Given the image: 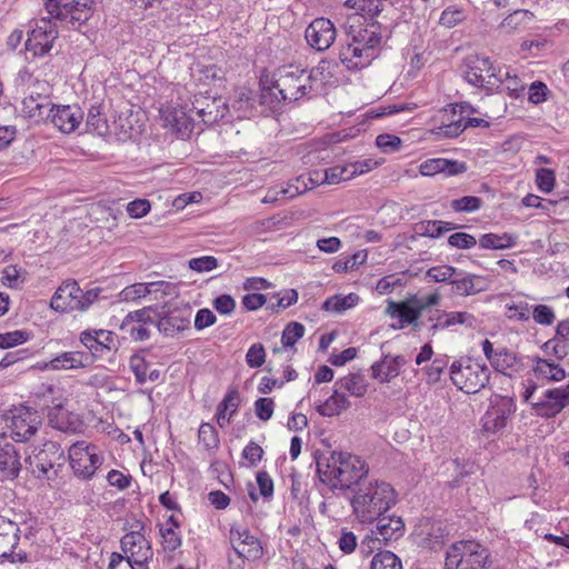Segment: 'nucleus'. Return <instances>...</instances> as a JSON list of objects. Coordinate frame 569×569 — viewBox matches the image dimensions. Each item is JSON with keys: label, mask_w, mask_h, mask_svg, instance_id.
<instances>
[{"label": "nucleus", "mask_w": 569, "mask_h": 569, "mask_svg": "<svg viewBox=\"0 0 569 569\" xmlns=\"http://www.w3.org/2000/svg\"><path fill=\"white\" fill-rule=\"evenodd\" d=\"M401 143L399 137L389 133H381L376 139L377 147L385 153L398 151Z\"/></svg>", "instance_id": "60"}, {"label": "nucleus", "mask_w": 569, "mask_h": 569, "mask_svg": "<svg viewBox=\"0 0 569 569\" xmlns=\"http://www.w3.org/2000/svg\"><path fill=\"white\" fill-rule=\"evenodd\" d=\"M421 234L430 238H438L442 233L456 229L452 222L440 220H428L420 223Z\"/></svg>", "instance_id": "46"}, {"label": "nucleus", "mask_w": 569, "mask_h": 569, "mask_svg": "<svg viewBox=\"0 0 569 569\" xmlns=\"http://www.w3.org/2000/svg\"><path fill=\"white\" fill-rule=\"evenodd\" d=\"M463 78L473 87L487 91L501 86V70H497L489 57L471 54L463 60Z\"/></svg>", "instance_id": "5"}, {"label": "nucleus", "mask_w": 569, "mask_h": 569, "mask_svg": "<svg viewBox=\"0 0 569 569\" xmlns=\"http://www.w3.org/2000/svg\"><path fill=\"white\" fill-rule=\"evenodd\" d=\"M198 438L207 450H217L219 447L220 440L218 431L209 422H203L200 425L198 430Z\"/></svg>", "instance_id": "49"}, {"label": "nucleus", "mask_w": 569, "mask_h": 569, "mask_svg": "<svg viewBox=\"0 0 569 569\" xmlns=\"http://www.w3.org/2000/svg\"><path fill=\"white\" fill-rule=\"evenodd\" d=\"M84 113L78 104H52L47 119L62 133H71L83 121Z\"/></svg>", "instance_id": "14"}, {"label": "nucleus", "mask_w": 569, "mask_h": 569, "mask_svg": "<svg viewBox=\"0 0 569 569\" xmlns=\"http://www.w3.org/2000/svg\"><path fill=\"white\" fill-rule=\"evenodd\" d=\"M80 341L93 357H101L104 351L118 350V337L112 331L103 329L83 331L80 335Z\"/></svg>", "instance_id": "18"}, {"label": "nucleus", "mask_w": 569, "mask_h": 569, "mask_svg": "<svg viewBox=\"0 0 569 569\" xmlns=\"http://www.w3.org/2000/svg\"><path fill=\"white\" fill-rule=\"evenodd\" d=\"M549 89L546 83L541 81H535L529 87L528 99L533 104H539L547 99Z\"/></svg>", "instance_id": "64"}, {"label": "nucleus", "mask_w": 569, "mask_h": 569, "mask_svg": "<svg viewBox=\"0 0 569 569\" xmlns=\"http://www.w3.org/2000/svg\"><path fill=\"white\" fill-rule=\"evenodd\" d=\"M536 182L540 191L550 193L556 182L555 171L548 168H539L536 171Z\"/></svg>", "instance_id": "55"}, {"label": "nucleus", "mask_w": 569, "mask_h": 569, "mask_svg": "<svg viewBox=\"0 0 569 569\" xmlns=\"http://www.w3.org/2000/svg\"><path fill=\"white\" fill-rule=\"evenodd\" d=\"M397 492L393 487L383 481L371 478L361 487L356 488L350 498L352 515L359 523H373L396 505Z\"/></svg>", "instance_id": "2"}, {"label": "nucleus", "mask_w": 569, "mask_h": 569, "mask_svg": "<svg viewBox=\"0 0 569 569\" xmlns=\"http://www.w3.org/2000/svg\"><path fill=\"white\" fill-rule=\"evenodd\" d=\"M39 426L40 419L36 411L22 410L11 418V438L17 442L28 441L37 432Z\"/></svg>", "instance_id": "20"}, {"label": "nucleus", "mask_w": 569, "mask_h": 569, "mask_svg": "<svg viewBox=\"0 0 569 569\" xmlns=\"http://www.w3.org/2000/svg\"><path fill=\"white\" fill-rule=\"evenodd\" d=\"M359 297L350 293L346 297L333 296L328 298L322 306L323 310L341 312L357 305Z\"/></svg>", "instance_id": "43"}, {"label": "nucleus", "mask_w": 569, "mask_h": 569, "mask_svg": "<svg viewBox=\"0 0 569 569\" xmlns=\"http://www.w3.org/2000/svg\"><path fill=\"white\" fill-rule=\"evenodd\" d=\"M317 473L321 482L331 491L350 490L361 487L369 481V467L365 460L356 455L342 451H331L329 457H317Z\"/></svg>", "instance_id": "1"}, {"label": "nucleus", "mask_w": 569, "mask_h": 569, "mask_svg": "<svg viewBox=\"0 0 569 569\" xmlns=\"http://www.w3.org/2000/svg\"><path fill=\"white\" fill-rule=\"evenodd\" d=\"M468 167L466 162L443 158L428 159L419 166V172L425 177H432L437 173H443L446 177H452L465 173Z\"/></svg>", "instance_id": "24"}, {"label": "nucleus", "mask_w": 569, "mask_h": 569, "mask_svg": "<svg viewBox=\"0 0 569 569\" xmlns=\"http://www.w3.org/2000/svg\"><path fill=\"white\" fill-rule=\"evenodd\" d=\"M455 276H461V270L447 264L431 267L426 272V277L435 282L451 283Z\"/></svg>", "instance_id": "48"}, {"label": "nucleus", "mask_w": 569, "mask_h": 569, "mask_svg": "<svg viewBox=\"0 0 569 569\" xmlns=\"http://www.w3.org/2000/svg\"><path fill=\"white\" fill-rule=\"evenodd\" d=\"M70 467L76 477L89 480L101 467L104 458L97 447L86 441H78L69 448Z\"/></svg>", "instance_id": "7"}, {"label": "nucleus", "mask_w": 569, "mask_h": 569, "mask_svg": "<svg viewBox=\"0 0 569 569\" xmlns=\"http://www.w3.org/2000/svg\"><path fill=\"white\" fill-rule=\"evenodd\" d=\"M22 465L20 455L12 443L0 446V478L1 480H14L19 477Z\"/></svg>", "instance_id": "26"}, {"label": "nucleus", "mask_w": 569, "mask_h": 569, "mask_svg": "<svg viewBox=\"0 0 569 569\" xmlns=\"http://www.w3.org/2000/svg\"><path fill=\"white\" fill-rule=\"evenodd\" d=\"M386 313L392 318H399L400 325H392L393 329H401L406 325H412L415 329L421 326L419 318L422 315V308H419L417 303L411 305V301H389Z\"/></svg>", "instance_id": "23"}, {"label": "nucleus", "mask_w": 569, "mask_h": 569, "mask_svg": "<svg viewBox=\"0 0 569 569\" xmlns=\"http://www.w3.org/2000/svg\"><path fill=\"white\" fill-rule=\"evenodd\" d=\"M80 287L74 280L63 282L54 292L50 307L58 312L79 310Z\"/></svg>", "instance_id": "21"}, {"label": "nucleus", "mask_w": 569, "mask_h": 569, "mask_svg": "<svg viewBox=\"0 0 569 569\" xmlns=\"http://www.w3.org/2000/svg\"><path fill=\"white\" fill-rule=\"evenodd\" d=\"M150 289L149 283L138 282L123 288L118 297L120 301L136 302L150 295Z\"/></svg>", "instance_id": "44"}, {"label": "nucleus", "mask_w": 569, "mask_h": 569, "mask_svg": "<svg viewBox=\"0 0 569 569\" xmlns=\"http://www.w3.org/2000/svg\"><path fill=\"white\" fill-rule=\"evenodd\" d=\"M435 313L441 315L443 319L442 329H447L456 325H463L468 328H475L477 323L476 317L467 311L446 312L441 310H436Z\"/></svg>", "instance_id": "37"}, {"label": "nucleus", "mask_w": 569, "mask_h": 569, "mask_svg": "<svg viewBox=\"0 0 569 569\" xmlns=\"http://www.w3.org/2000/svg\"><path fill=\"white\" fill-rule=\"evenodd\" d=\"M376 521L378 522L377 528L372 533L376 535V539L378 541H382L385 545H388L391 541H397L405 533V522L400 517L381 516Z\"/></svg>", "instance_id": "27"}, {"label": "nucleus", "mask_w": 569, "mask_h": 569, "mask_svg": "<svg viewBox=\"0 0 569 569\" xmlns=\"http://www.w3.org/2000/svg\"><path fill=\"white\" fill-rule=\"evenodd\" d=\"M148 368L149 363L142 356L136 353L130 358V369L138 383L143 385L147 382Z\"/></svg>", "instance_id": "57"}, {"label": "nucleus", "mask_w": 569, "mask_h": 569, "mask_svg": "<svg viewBox=\"0 0 569 569\" xmlns=\"http://www.w3.org/2000/svg\"><path fill=\"white\" fill-rule=\"evenodd\" d=\"M306 77L307 70L293 64L278 68L271 84L261 89V104L276 112L280 110L282 102H295L303 97L311 98L307 91Z\"/></svg>", "instance_id": "3"}, {"label": "nucleus", "mask_w": 569, "mask_h": 569, "mask_svg": "<svg viewBox=\"0 0 569 569\" xmlns=\"http://www.w3.org/2000/svg\"><path fill=\"white\" fill-rule=\"evenodd\" d=\"M479 244L485 249H506L515 246V238L509 233H486L480 237Z\"/></svg>", "instance_id": "39"}, {"label": "nucleus", "mask_w": 569, "mask_h": 569, "mask_svg": "<svg viewBox=\"0 0 569 569\" xmlns=\"http://www.w3.org/2000/svg\"><path fill=\"white\" fill-rule=\"evenodd\" d=\"M57 37L58 30L51 26V21H47V18H42L40 24H37L30 32L26 48L32 51L34 56L42 57L52 49L53 41Z\"/></svg>", "instance_id": "17"}, {"label": "nucleus", "mask_w": 569, "mask_h": 569, "mask_svg": "<svg viewBox=\"0 0 569 569\" xmlns=\"http://www.w3.org/2000/svg\"><path fill=\"white\" fill-rule=\"evenodd\" d=\"M192 110L206 123L213 124L223 119L229 112L228 104L221 97L196 94L192 101Z\"/></svg>", "instance_id": "16"}, {"label": "nucleus", "mask_w": 569, "mask_h": 569, "mask_svg": "<svg viewBox=\"0 0 569 569\" xmlns=\"http://www.w3.org/2000/svg\"><path fill=\"white\" fill-rule=\"evenodd\" d=\"M229 540L233 551L242 561H257L263 557L261 541L247 528L231 526Z\"/></svg>", "instance_id": "12"}, {"label": "nucleus", "mask_w": 569, "mask_h": 569, "mask_svg": "<svg viewBox=\"0 0 569 569\" xmlns=\"http://www.w3.org/2000/svg\"><path fill=\"white\" fill-rule=\"evenodd\" d=\"M357 174L356 170H349L347 167H332L323 171V180L326 183L335 184L342 180H349Z\"/></svg>", "instance_id": "54"}, {"label": "nucleus", "mask_w": 569, "mask_h": 569, "mask_svg": "<svg viewBox=\"0 0 569 569\" xmlns=\"http://www.w3.org/2000/svg\"><path fill=\"white\" fill-rule=\"evenodd\" d=\"M466 18L467 14L465 10L450 6L441 12L439 18V24L448 29H451L461 23L462 21H465Z\"/></svg>", "instance_id": "51"}, {"label": "nucleus", "mask_w": 569, "mask_h": 569, "mask_svg": "<svg viewBox=\"0 0 569 569\" xmlns=\"http://www.w3.org/2000/svg\"><path fill=\"white\" fill-rule=\"evenodd\" d=\"M350 406V401L343 393L337 390L323 403L317 407L319 415L323 417H333L346 410Z\"/></svg>", "instance_id": "34"}, {"label": "nucleus", "mask_w": 569, "mask_h": 569, "mask_svg": "<svg viewBox=\"0 0 569 569\" xmlns=\"http://www.w3.org/2000/svg\"><path fill=\"white\" fill-rule=\"evenodd\" d=\"M371 378L379 380L381 383H388L393 378L400 375V370L395 366L392 359H388V362L383 361V357L381 360L376 361L371 366Z\"/></svg>", "instance_id": "36"}, {"label": "nucleus", "mask_w": 569, "mask_h": 569, "mask_svg": "<svg viewBox=\"0 0 569 569\" xmlns=\"http://www.w3.org/2000/svg\"><path fill=\"white\" fill-rule=\"evenodd\" d=\"M339 59L349 70L362 69L368 66V63L362 60L361 49H358L352 40L346 46H342L339 52Z\"/></svg>", "instance_id": "35"}, {"label": "nucleus", "mask_w": 569, "mask_h": 569, "mask_svg": "<svg viewBox=\"0 0 569 569\" xmlns=\"http://www.w3.org/2000/svg\"><path fill=\"white\" fill-rule=\"evenodd\" d=\"M239 405V391L236 387H232L228 390L222 401L217 407V421L221 428L230 422V419L237 412Z\"/></svg>", "instance_id": "29"}, {"label": "nucleus", "mask_w": 569, "mask_h": 569, "mask_svg": "<svg viewBox=\"0 0 569 569\" xmlns=\"http://www.w3.org/2000/svg\"><path fill=\"white\" fill-rule=\"evenodd\" d=\"M51 106L52 103L49 101L48 97L38 94V98H33V92L22 100L23 112H26L29 118L37 120L47 119V113Z\"/></svg>", "instance_id": "32"}, {"label": "nucleus", "mask_w": 569, "mask_h": 569, "mask_svg": "<svg viewBox=\"0 0 569 569\" xmlns=\"http://www.w3.org/2000/svg\"><path fill=\"white\" fill-rule=\"evenodd\" d=\"M450 378L452 383L466 393H477L488 385L490 371L486 365L468 359L451 365Z\"/></svg>", "instance_id": "6"}, {"label": "nucleus", "mask_w": 569, "mask_h": 569, "mask_svg": "<svg viewBox=\"0 0 569 569\" xmlns=\"http://www.w3.org/2000/svg\"><path fill=\"white\" fill-rule=\"evenodd\" d=\"M533 410L539 417L553 418L561 412V407L553 405L548 399L543 398L542 400L533 403Z\"/></svg>", "instance_id": "62"}, {"label": "nucleus", "mask_w": 569, "mask_h": 569, "mask_svg": "<svg viewBox=\"0 0 569 569\" xmlns=\"http://www.w3.org/2000/svg\"><path fill=\"white\" fill-rule=\"evenodd\" d=\"M167 123L178 133L184 134L191 131L190 119L181 109H173L166 116Z\"/></svg>", "instance_id": "47"}, {"label": "nucleus", "mask_w": 569, "mask_h": 569, "mask_svg": "<svg viewBox=\"0 0 569 569\" xmlns=\"http://www.w3.org/2000/svg\"><path fill=\"white\" fill-rule=\"evenodd\" d=\"M274 410V402L272 398H259L254 402V412L262 421H268Z\"/></svg>", "instance_id": "63"}, {"label": "nucleus", "mask_w": 569, "mask_h": 569, "mask_svg": "<svg viewBox=\"0 0 569 569\" xmlns=\"http://www.w3.org/2000/svg\"><path fill=\"white\" fill-rule=\"evenodd\" d=\"M340 387L346 389L355 397H363L367 392L368 383L360 373H350L340 379Z\"/></svg>", "instance_id": "40"}, {"label": "nucleus", "mask_w": 569, "mask_h": 569, "mask_svg": "<svg viewBox=\"0 0 569 569\" xmlns=\"http://www.w3.org/2000/svg\"><path fill=\"white\" fill-rule=\"evenodd\" d=\"M247 365L250 368H260L266 361V351L262 343H253L246 355Z\"/></svg>", "instance_id": "61"}, {"label": "nucleus", "mask_w": 569, "mask_h": 569, "mask_svg": "<svg viewBox=\"0 0 569 569\" xmlns=\"http://www.w3.org/2000/svg\"><path fill=\"white\" fill-rule=\"evenodd\" d=\"M525 83L517 76H510L509 71H501V86L498 88L500 91L507 92L511 98H520L525 92Z\"/></svg>", "instance_id": "41"}, {"label": "nucleus", "mask_w": 569, "mask_h": 569, "mask_svg": "<svg viewBox=\"0 0 569 569\" xmlns=\"http://www.w3.org/2000/svg\"><path fill=\"white\" fill-rule=\"evenodd\" d=\"M491 552L477 540H459L446 551L445 569H489Z\"/></svg>", "instance_id": "4"}, {"label": "nucleus", "mask_w": 569, "mask_h": 569, "mask_svg": "<svg viewBox=\"0 0 569 569\" xmlns=\"http://www.w3.org/2000/svg\"><path fill=\"white\" fill-rule=\"evenodd\" d=\"M63 459V451L60 445L54 441H47L42 447L26 459L27 469L38 479H50L49 471Z\"/></svg>", "instance_id": "11"}, {"label": "nucleus", "mask_w": 569, "mask_h": 569, "mask_svg": "<svg viewBox=\"0 0 569 569\" xmlns=\"http://www.w3.org/2000/svg\"><path fill=\"white\" fill-rule=\"evenodd\" d=\"M91 360V357L84 352L71 351L63 352L53 358L48 367L52 370L84 368Z\"/></svg>", "instance_id": "30"}, {"label": "nucleus", "mask_w": 569, "mask_h": 569, "mask_svg": "<svg viewBox=\"0 0 569 569\" xmlns=\"http://www.w3.org/2000/svg\"><path fill=\"white\" fill-rule=\"evenodd\" d=\"M87 127L100 136L108 132V122L102 116L101 106H92L87 114Z\"/></svg>", "instance_id": "50"}, {"label": "nucleus", "mask_w": 569, "mask_h": 569, "mask_svg": "<svg viewBox=\"0 0 569 569\" xmlns=\"http://www.w3.org/2000/svg\"><path fill=\"white\" fill-rule=\"evenodd\" d=\"M144 523L136 521L131 526V531L121 538L120 547L138 568L148 569L147 565L152 560L153 550L151 542L144 537Z\"/></svg>", "instance_id": "8"}, {"label": "nucleus", "mask_w": 569, "mask_h": 569, "mask_svg": "<svg viewBox=\"0 0 569 569\" xmlns=\"http://www.w3.org/2000/svg\"><path fill=\"white\" fill-rule=\"evenodd\" d=\"M518 365L517 356L507 350L506 348L497 350L496 357H493V361L491 366L501 373H506L508 369H515Z\"/></svg>", "instance_id": "45"}, {"label": "nucleus", "mask_w": 569, "mask_h": 569, "mask_svg": "<svg viewBox=\"0 0 569 569\" xmlns=\"http://www.w3.org/2000/svg\"><path fill=\"white\" fill-rule=\"evenodd\" d=\"M337 31L331 20L327 18H317L310 22L305 31L307 43L317 51L329 49L335 42Z\"/></svg>", "instance_id": "15"}, {"label": "nucleus", "mask_w": 569, "mask_h": 569, "mask_svg": "<svg viewBox=\"0 0 569 569\" xmlns=\"http://www.w3.org/2000/svg\"><path fill=\"white\" fill-rule=\"evenodd\" d=\"M451 208L456 212H473L481 208L482 200L475 196H465L451 201Z\"/></svg>", "instance_id": "52"}, {"label": "nucleus", "mask_w": 569, "mask_h": 569, "mask_svg": "<svg viewBox=\"0 0 569 569\" xmlns=\"http://www.w3.org/2000/svg\"><path fill=\"white\" fill-rule=\"evenodd\" d=\"M20 528L18 523L0 516V558L10 559L12 562H26L28 555L18 549Z\"/></svg>", "instance_id": "13"}, {"label": "nucleus", "mask_w": 569, "mask_h": 569, "mask_svg": "<svg viewBox=\"0 0 569 569\" xmlns=\"http://www.w3.org/2000/svg\"><path fill=\"white\" fill-rule=\"evenodd\" d=\"M303 335L305 327L300 322H289L282 332L281 342L284 347H293Z\"/></svg>", "instance_id": "53"}, {"label": "nucleus", "mask_w": 569, "mask_h": 569, "mask_svg": "<svg viewBox=\"0 0 569 569\" xmlns=\"http://www.w3.org/2000/svg\"><path fill=\"white\" fill-rule=\"evenodd\" d=\"M532 318L535 322L542 326H550L556 320L553 309L547 305H537L532 307Z\"/></svg>", "instance_id": "59"}, {"label": "nucleus", "mask_w": 569, "mask_h": 569, "mask_svg": "<svg viewBox=\"0 0 569 569\" xmlns=\"http://www.w3.org/2000/svg\"><path fill=\"white\" fill-rule=\"evenodd\" d=\"M29 333L23 330H14L0 333V349H8L26 342Z\"/></svg>", "instance_id": "58"}, {"label": "nucleus", "mask_w": 569, "mask_h": 569, "mask_svg": "<svg viewBox=\"0 0 569 569\" xmlns=\"http://www.w3.org/2000/svg\"><path fill=\"white\" fill-rule=\"evenodd\" d=\"M533 371L537 376L547 379L548 381H561L567 377V373L562 367L550 360L537 357L535 359Z\"/></svg>", "instance_id": "33"}, {"label": "nucleus", "mask_w": 569, "mask_h": 569, "mask_svg": "<svg viewBox=\"0 0 569 569\" xmlns=\"http://www.w3.org/2000/svg\"><path fill=\"white\" fill-rule=\"evenodd\" d=\"M120 331L123 335V339L144 341L150 338V331L143 323L136 322L126 317L120 325Z\"/></svg>", "instance_id": "38"}, {"label": "nucleus", "mask_w": 569, "mask_h": 569, "mask_svg": "<svg viewBox=\"0 0 569 569\" xmlns=\"http://www.w3.org/2000/svg\"><path fill=\"white\" fill-rule=\"evenodd\" d=\"M370 569H402V562L400 558L391 551H379L373 556Z\"/></svg>", "instance_id": "42"}, {"label": "nucleus", "mask_w": 569, "mask_h": 569, "mask_svg": "<svg viewBox=\"0 0 569 569\" xmlns=\"http://www.w3.org/2000/svg\"><path fill=\"white\" fill-rule=\"evenodd\" d=\"M470 109V106L450 104L442 111V121L436 129L438 136L445 138L458 137L467 127L488 128L490 123L481 118H465L463 113Z\"/></svg>", "instance_id": "9"}, {"label": "nucleus", "mask_w": 569, "mask_h": 569, "mask_svg": "<svg viewBox=\"0 0 569 569\" xmlns=\"http://www.w3.org/2000/svg\"><path fill=\"white\" fill-rule=\"evenodd\" d=\"M159 532L164 550L172 552L181 546V537L173 528H166L163 525H160Z\"/></svg>", "instance_id": "56"}, {"label": "nucleus", "mask_w": 569, "mask_h": 569, "mask_svg": "<svg viewBox=\"0 0 569 569\" xmlns=\"http://www.w3.org/2000/svg\"><path fill=\"white\" fill-rule=\"evenodd\" d=\"M452 292L458 296H473L486 290L485 278L478 274L455 276L451 280Z\"/></svg>", "instance_id": "28"}, {"label": "nucleus", "mask_w": 569, "mask_h": 569, "mask_svg": "<svg viewBox=\"0 0 569 569\" xmlns=\"http://www.w3.org/2000/svg\"><path fill=\"white\" fill-rule=\"evenodd\" d=\"M516 409L511 398L495 395L490 398V406L481 418L482 431L495 435L506 428L509 417Z\"/></svg>", "instance_id": "10"}, {"label": "nucleus", "mask_w": 569, "mask_h": 569, "mask_svg": "<svg viewBox=\"0 0 569 569\" xmlns=\"http://www.w3.org/2000/svg\"><path fill=\"white\" fill-rule=\"evenodd\" d=\"M190 327V311L169 310L157 313L158 330L169 337L184 331Z\"/></svg>", "instance_id": "22"}, {"label": "nucleus", "mask_w": 569, "mask_h": 569, "mask_svg": "<svg viewBox=\"0 0 569 569\" xmlns=\"http://www.w3.org/2000/svg\"><path fill=\"white\" fill-rule=\"evenodd\" d=\"M90 0H76L71 2H64V17L63 21H68L72 24L76 22L83 23L88 21L92 16V7Z\"/></svg>", "instance_id": "31"}, {"label": "nucleus", "mask_w": 569, "mask_h": 569, "mask_svg": "<svg viewBox=\"0 0 569 569\" xmlns=\"http://www.w3.org/2000/svg\"><path fill=\"white\" fill-rule=\"evenodd\" d=\"M349 37H351L358 49H361L362 60L370 64L377 57V50L382 39L378 27L371 24L370 27L351 30Z\"/></svg>", "instance_id": "19"}, {"label": "nucleus", "mask_w": 569, "mask_h": 569, "mask_svg": "<svg viewBox=\"0 0 569 569\" xmlns=\"http://www.w3.org/2000/svg\"><path fill=\"white\" fill-rule=\"evenodd\" d=\"M332 63L328 60H321L316 67L307 70V91L310 97L320 94L326 86L335 82Z\"/></svg>", "instance_id": "25"}]
</instances>
